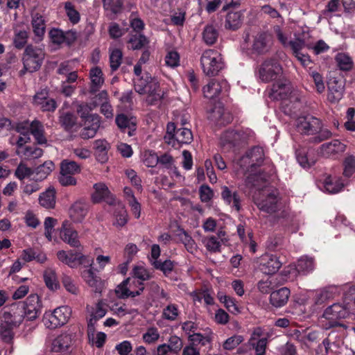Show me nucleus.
<instances>
[{"instance_id":"obj_1","label":"nucleus","mask_w":355,"mask_h":355,"mask_svg":"<svg viewBox=\"0 0 355 355\" xmlns=\"http://www.w3.org/2000/svg\"><path fill=\"white\" fill-rule=\"evenodd\" d=\"M297 127L302 134L315 135L311 138V141L313 143H320L332 136L329 130L323 128L322 121L313 116L300 117L297 120Z\"/></svg>"},{"instance_id":"obj_2","label":"nucleus","mask_w":355,"mask_h":355,"mask_svg":"<svg viewBox=\"0 0 355 355\" xmlns=\"http://www.w3.org/2000/svg\"><path fill=\"white\" fill-rule=\"evenodd\" d=\"M350 312V308L348 306L340 303H334L328 306L320 317V320L323 322V328L329 329L336 327H341L346 329L347 325L340 322V320L347 318Z\"/></svg>"},{"instance_id":"obj_3","label":"nucleus","mask_w":355,"mask_h":355,"mask_svg":"<svg viewBox=\"0 0 355 355\" xmlns=\"http://www.w3.org/2000/svg\"><path fill=\"white\" fill-rule=\"evenodd\" d=\"M253 199L255 205L261 211L272 215L282 210V206L279 193L276 190L263 189L255 194Z\"/></svg>"},{"instance_id":"obj_4","label":"nucleus","mask_w":355,"mask_h":355,"mask_svg":"<svg viewBox=\"0 0 355 355\" xmlns=\"http://www.w3.org/2000/svg\"><path fill=\"white\" fill-rule=\"evenodd\" d=\"M200 64L204 73L207 76L218 75L224 67L221 54L214 49H208L203 52Z\"/></svg>"},{"instance_id":"obj_5","label":"nucleus","mask_w":355,"mask_h":355,"mask_svg":"<svg viewBox=\"0 0 355 355\" xmlns=\"http://www.w3.org/2000/svg\"><path fill=\"white\" fill-rule=\"evenodd\" d=\"M45 57L44 51L38 47L28 45L23 53L22 61L24 69L21 70V73L26 71L33 73L38 71L43 62Z\"/></svg>"},{"instance_id":"obj_6","label":"nucleus","mask_w":355,"mask_h":355,"mask_svg":"<svg viewBox=\"0 0 355 355\" xmlns=\"http://www.w3.org/2000/svg\"><path fill=\"white\" fill-rule=\"evenodd\" d=\"M259 79L263 83L277 80L283 73L279 62L275 58H267L257 67Z\"/></svg>"},{"instance_id":"obj_7","label":"nucleus","mask_w":355,"mask_h":355,"mask_svg":"<svg viewBox=\"0 0 355 355\" xmlns=\"http://www.w3.org/2000/svg\"><path fill=\"white\" fill-rule=\"evenodd\" d=\"M71 310L68 306H62L53 310V312H46L43 317L44 325L51 329H54L65 324L71 317Z\"/></svg>"},{"instance_id":"obj_8","label":"nucleus","mask_w":355,"mask_h":355,"mask_svg":"<svg viewBox=\"0 0 355 355\" xmlns=\"http://www.w3.org/2000/svg\"><path fill=\"white\" fill-rule=\"evenodd\" d=\"M346 148L347 146L339 139H333L322 144L319 147L318 153L324 157L335 159L338 158L346 150Z\"/></svg>"},{"instance_id":"obj_9","label":"nucleus","mask_w":355,"mask_h":355,"mask_svg":"<svg viewBox=\"0 0 355 355\" xmlns=\"http://www.w3.org/2000/svg\"><path fill=\"white\" fill-rule=\"evenodd\" d=\"M57 257L61 262L72 268L83 264L85 259L87 258L81 252L80 248L78 249L76 251L60 250L57 252Z\"/></svg>"},{"instance_id":"obj_10","label":"nucleus","mask_w":355,"mask_h":355,"mask_svg":"<svg viewBox=\"0 0 355 355\" xmlns=\"http://www.w3.org/2000/svg\"><path fill=\"white\" fill-rule=\"evenodd\" d=\"M28 320H35L41 313L42 302L37 294L30 295L24 302H21Z\"/></svg>"},{"instance_id":"obj_11","label":"nucleus","mask_w":355,"mask_h":355,"mask_svg":"<svg viewBox=\"0 0 355 355\" xmlns=\"http://www.w3.org/2000/svg\"><path fill=\"white\" fill-rule=\"evenodd\" d=\"M271 45V35L267 32H261L254 37L252 51L257 55H264L270 51Z\"/></svg>"},{"instance_id":"obj_12","label":"nucleus","mask_w":355,"mask_h":355,"mask_svg":"<svg viewBox=\"0 0 355 355\" xmlns=\"http://www.w3.org/2000/svg\"><path fill=\"white\" fill-rule=\"evenodd\" d=\"M73 343L72 334L63 333L53 340L51 350L53 352L62 353L63 355H70Z\"/></svg>"},{"instance_id":"obj_13","label":"nucleus","mask_w":355,"mask_h":355,"mask_svg":"<svg viewBox=\"0 0 355 355\" xmlns=\"http://www.w3.org/2000/svg\"><path fill=\"white\" fill-rule=\"evenodd\" d=\"M94 192L92 195L94 203H98L103 200L110 205H116V200L110 193L108 187L104 183H96L94 185Z\"/></svg>"},{"instance_id":"obj_14","label":"nucleus","mask_w":355,"mask_h":355,"mask_svg":"<svg viewBox=\"0 0 355 355\" xmlns=\"http://www.w3.org/2000/svg\"><path fill=\"white\" fill-rule=\"evenodd\" d=\"M60 237L62 240L71 247L79 249L82 248L81 243L78 239V234L76 230L71 227L69 221L64 220L62 223Z\"/></svg>"},{"instance_id":"obj_15","label":"nucleus","mask_w":355,"mask_h":355,"mask_svg":"<svg viewBox=\"0 0 355 355\" xmlns=\"http://www.w3.org/2000/svg\"><path fill=\"white\" fill-rule=\"evenodd\" d=\"M209 119L216 125L225 126L232 121L233 116L229 111L224 108L223 106L216 105L212 109L209 116Z\"/></svg>"},{"instance_id":"obj_16","label":"nucleus","mask_w":355,"mask_h":355,"mask_svg":"<svg viewBox=\"0 0 355 355\" xmlns=\"http://www.w3.org/2000/svg\"><path fill=\"white\" fill-rule=\"evenodd\" d=\"M24 318H26L22 302L12 304L8 311L3 314V318L10 321L14 326H19L23 322Z\"/></svg>"},{"instance_id":"obj_17","label":"nucleus","mask_w":355,"mask_h":355,"mask_svg":"<svg viewBox=\"0 0 355 355\" xmlns=\"http://www.w3.org/2000/svg\"><path fill=\"white\" fill-rule=\"evenodd\" d=\"M115 122L122 132L127 133L129 137L135 135L137 130V119L135 117L125 114H119L116 116Z\"/></svg>"},{"instance_id":"obj_18","label":"nucleus","mask_w":355,"mask_h":355,"mask_svg":"<svg viewBox=\"0 0 355 355\" xmlns=\"http://www.w3.org/2000/svg\"><path fill=\"white\" fill-rule=\"evenodd\" d=\"M33 103L44 112H53L57 107L55 101L49 97V91L46 89H42L35 94Z\"/></svg>"},{"instance_id":"obj_19","label":"nucleus","mask_w":355,"mask_h":355,"mask_svg":"<svg viewBox=\"0 0 355 355\" xmlns=\"http://www.w3.org/2000/svg\"><path fill=\"white\" fill-rule=\"evenodd\" d=\"M264 159V153L262 148L254 146L246 152L245 155L241 157V161L244 164L248 165L250 168L259 166Z\"/></svg>"},{"instance_id":"obj_20","label":"nucleus","mask_w":355,"mask_h":355,"mask_svg":"<svg viewBox=\"0 0 355 355\" xmlns=\"http://www.w3.org/2000/svg\"><path fill=\"white\" fill-rule=\"evenodd\" d=\"M89 209V203L84 200L76 201L70 207L69 215L75 223H80L85 218Z\"/></svg>"},{"instance_id":"obj_21","label":"nucleus","mask_w":355,"mask_h":355,"mask_svg":"<svg viewBox=\"0 0 355 355\" xmlns=\"http://www.w3.org/2000/svg\"><path fill=\"white\" fill-rule=\"evenodd\" d=\"M291 94V86L289 83H274L268 93V96L272 100H286Z\"/></svg>"},{"instance_id":"obj_22","label":"nucleus","mask_w":355,"mask_h":355,"mask_svg":"<svg viewBox=\"0 0 355 355\" xmlns=\"http://www.w3.org/2000/svg\"><path fill=\"white\" fill-rule=\"evenodd\" d=\"M243 135L239 131L227 130L220 137V145L224 148H232L242 142Z\"/></svg>"},{"instance_id":"obj_23","label":"nucleus","mask_w":355,"mask_h":355,"mask_svg":"<svg viewBox=\"0 0 355 355\" xmlns=\"http://www.w3.org/2000/svg\"><path fill=\"white\" fill-rule=\"evenodd\" d=\"M282 266L279 259L275 255H265L260 264L261 270L266 275L275 274Z\"/></svg>"},{"instance_id":"obj_24","label":"nucleus","mask_w":355,"mask_h":355,"mask_svg":"<svg viewBox=\"0 0 355 355\" xmlns=\"http://www.w3.org/2000/svg\"><path fill=\"white\" fill-rule=\"evenodd\" d=\"M226 80L218 81L215 79L211 80L209 83L203 87V94L205 98L212 99L219 96L223 88L227 87Z\"/></svg>"},{"instance_id":"obj_25","label":"nucleus","mask_w":355,"mask_h":355,"mask_svg":"<svg viewBox=\"0 0 355 355\" xmlns=\"http://www.w3.org/2000/svg\"><path fill=\"white\" fill-rule=\"evenodd\" d=\"M145 90V94L148 95L146 101L148 104H155L161 101L164 96V92L160 89L159 83L155 78L149 83L148 87Z\"/></svg>"},{"instance_id":"obj_26","label":"nucleus","mask_w":355,"mask_h":355,"mask_svg":"<svg viewBox=\"0 0 355 355\" xmlns=\"http://www.w3.org/2000/svg\"><path fill=\"white\" fill-rule=\"evenodd\" d=\"M290 294L291 292L288 288H281L270 293V302L276 308L282 307L287 304Z\"/></svg>"},{"instance_id":"obj_27","label":"nucleus","mask_w":355,"mask_h":355,"mask_svg":"<svg viewBox=\"0 0 355 355\" xmlns=\"http://www.w3.org/2000/svg\"><path fill=\"white\" fill-rule=\"evenodd\" d=\"M82 277L89 286L93 288L95 293H101L102 292L103 288V282L91 268L85 270L82 272Z\"/></svg>"},{"instance_id":"obj_28","label":"nucleus","mask_w":355,"mask_h":355,"mask_svg":"<svg viewBox=\"0 0 355 355\" xmlns=\"http://www.w3.org/2000/svg\"><path fill=\"white\" fill-rule=\"evenodd\" d=\"M338 287L331 285L322 288L315 297V303L320 305L325 302L334 299L339 295Z\"/></svg>"},{"instance_id":"obj_29","label":"nucleus","mask_w":355,"mask_h":355,"mask_svg":"<svg viewBox=\"0 0 355 355\" xmlns=\"http://www.w3.org/2000/svg\"><path fill=\"white\" fill-rule=\"evenodd\" d=\"M328 99L331 103L338 102L343 96L344 86L342 82L337 80H331L329 83Z\"/></svg>"},{"instance_id":"obj_30","label":"nucleus","mask_w":355,"mask_h":355,"mask_svg":"<svg viewBox=\"0 0 355 355\" xmlns=\"http://www.w3.org/2000/svg\"><path fill=\"white\" fill-rule=\"evenodd\" d=\"M30 133L33 136L37 144H45L47 139L44 136V128L43 124L38 120L35 119L29 124Z\"/></svg>"},{"instance_id":"obj_31","label":"nucleus","mask_w":355,"mask_h":355,"mask_svg":"<svg viewBox=\"0 0 355 355\" xmlns=\"http://www.w3.org/2000/svg\"><path fill=\"white\" fill-rule=\"evenodd\" d=\"M32 26L33 31L36 38V42H40L43 39L45 33V21L43 17L36 13L33 16L32 18Z\"/></svg>"},{"instance_id":"obj_32","label":"nucleus","mask_w":355,"mask_h":355,"mask_svg":"<svg viewBox=\"0 0 355 355\" xmlns=\"http://www.w3.org/2000/svg\"><path fill=\"white\" fill-rule=\"evenodd\" d=\"M243 13L241 12H230L227 13L225 28L230 31H236L239 29L243 23Z\"/></svg>"},{"instance_id":"obj_33","label":"nucleus","mask_w":355,"mask_h":355,"mask_svg":"<svg viewBox=\"0 0 355 355\" xmlns=\"http://www.w3.org/2000/svg\"><path fill=\"white\" fill-rule=\"evenodd\" d=\"M288 96H289V99L286 100L284 102V104L286 107H288L290 105V104H292V105L288 111H286L285 110L284 112L288 114H295L297 110H300L302 108V104L304 101L302 96H300V94H297V92H291V94Z\"/></svg>"},{"instance_id":"obj_34","label":"nucleus","mask_w":355,"mask_h":355,"mask_svg":"<svg viewBox=\"0 0 355 355\" xmlns=\"http://www.w3.org/2000/svg\"><path fill=\"white\" fill-rule=\"evenodd\" d=\"M222 198L229 205L232 203V207L235 208L237 211L241 209L240 197L236 191H232L227 186L222 187L221 192Z\"/></svg>"},{"instance_id":"obj_35","label":"nucleus","mask_w":355,"mask_h":355,"mask_svg":"<svg viewBox=\"0 0 355 355\" xmlns=\"http://www.w3.org/2000/svg\"><path fill=\"white\" fill-rule=\"evenodd\" d=\"M95 155L98 162L105 163L107 159V151L110 149V144L104 139L96 140L94 143Z\"/></svg>"},{"instance_id":"obj_36","label":"nucleus","mask_w":355,"mask_h":355,"mask_svg":"<svg viewBox=\"0 0 355 355\" xmlns=\"http://www.w3.org/2000/svg\"><path fill=\"white\" fill-rule=\"evenodd\" d=\"M92 86L90 93H95L104 83L103 72L100 67H96L90 70Z\"/></svg>"},{"instance_id":"obj_37","label":"nucleus","mask_w":355,"mask_h":355,"mask_svg":"<svg viewBox=\"0 0 355 355\" xmlns=\"http://www.w3.org/2000/svg\"><path fill=\"white\" fill-rule=\"evenodd\" d=\"M55 164L52 161H46L42 164L35 168L33 171L37 180H42L54 170Z\"/></svg>"},{"instance_id":"obj_38","label":"nucleus","mask_w":355,"mask_h":355,"mask_svg":"<svg viewBox=\"0 0 355 355\" xmlns=\"http://www.w3.org/2000/svg\"><path fill=\"white\" fill-rule=\"evenodd\" d=\"M43 277L45 284L49 289L55 291L60 288L55 271L52 268H46L44 271Z\"/></svg>"},{"instance_id":"obj_39","label":"nucleus","mask_w":355,"mask_h":355,"mask_svg":"<svg viewBox=\"0 0 355 355\" xmlns=\"http://www.w3.org/2000/svg\"><path fill=\"white\" fill-rule=\"evenodd\" d=\"M39 201L45 208H53L55 205V190L53 188L48 189L40 196Z\"/></svg>"},{"instance_id":"obj_40","label":"nucleus","mask_w":355,"mask_h":355,"mask_svg":"<svg viewBox=\"0 0 355 355\" xmlns=\"http://www.w3.org/2000/svg\"><path fill=\"white\" fill-rule=\"evenodd\" d=\"M178 236L189 253L194 254L197 251V245L195 241L184 229H180Z\"/></svg>"},{"instance_id":"obj_41","label":"nucleus","mask_w":355,"mask_h":355,"mask_svg":"<svg viewBox=\"0 0 355 355\" xmlns=\"http://www.w3.org/2000/svg\"><path fill=\"white\" fill-rule=\"evenodd\" d=\"M202 40L207 45L215 44L218 37V31L213 25H207L202 31Z\"/></svg>"},{"instance_id":"obj_42","label":"nucleus","mask_w":355,"mask_h":355,"mask_svg":"<svg viewBox=\"0 0 355 355\" xmlns=\"http://www.w3.org/2000/svg\"><path fill=\"white\" fill-rule=\"evenodd\" d=\"M154 79L155 77H152L150 73H145L143 76L135 80V90L139 94H145V89L148 87L149 83Z\"/></svg>"},{"instance_id":"obj_43","label":"nucleus","mask_w":355,"mask_h":355,"mask_svg":"<svg viewBox=\"0 0 355 355\" xmlns=\"http://www.w3.org/2000/svg\"><path fill=\"white\" fill-rule=\"evenodd\" d=\"M18 326H14L9 320H5L0 324V334L3 341L10 343L13 338L12 329Z\"/></svg>"},{"instance_id":"obj_44","label":"nucleus","mask_w":355,"mask_h":355,"mask_svg":"<svg viewBox=\"0 0 355 355\" xmlns=\"http://www.w3.org/2000/svg\"><path fill=\"white\" fill-rule=\"evenodd\" d=\"M80 165L75 161L64 159L60 163V172L76 175L80 173Z\"/></svg>"},{"instance_id":"obj_45","label":"nucleus","mask_w":355,"mask_h":355,"mask_svg":"<svg viewBox=\"0 0 355 355\" xmlns=\"http://www.w3.org/2000/svg\"><path fill=\"white\" fill-rule=\"evenodd\" d=\"M123 53L119 49L110 50V66L112 72L116 71L122 62Z\"/></svg>"},{"instance_id":"obj_46","label":"nucleus","mask_w":355,"mask_h":355,"mask_svg":"<svg viewBox=\"0 0 355 355\" xmlns=\"http://www.w3.org/2000/svg\"><path fill=\"white\" fill-rule=\"evenodd\" d=\"M115 222L114 225L123 227L128 222V214L123 205L118 203L117 207L114 211Z\"/></svg>"},{"instance_id":"obj_47","label":"nucleus","mask_w":355,"mask_h":355,"mask_svg":"<svg viewBox=\"0 0 355 355\" xmlns=\"http://www.w3.org/2000/svg\"><path fill=\"white\" fill-rule=\"evenodd\" d=\"M59 123L66 130H71L76 123V117L71 112H64L59 116Z\"/></svg>"},{"instance_id":"obj_48","label":"nucleus","mask_w":355,"mask_h":355,"mask_svg":"<svg viewBox=\"0 0 355 355\" xmlns=\"http://www.w3.org/2000/svg\"><path fill=\"white\" fill-rule=\"evenodd\" d=\"M174 137L178 144H189L193 140V135L191 130L186 128H178Z\"/></svg>"},{"instance_id":"obj_49","label":"nucleus","mask_w":355,"mask_h":355,"mask_svg":"<svg viewBox=\"0 0 355 355\" xmlns=\"http://www.w3.org/2000/svg\"><path fill=\"white\" fill-rule=\"evenodd\" d=\"M267 344L268 339L266 338H259L257 340L250 338L248 340V345L254 349L256 355H265Z\"/></svg>"},{"instance_id":"obj_50","label":"nucleus","mask_w":355,"mask_h":355,"mask_svg":"<svg viewBox=\"0 0 355 355\" xmlns=\"http://www.w3.org/2000/svg\"><path fill=\"white\" fill-rule=\"evenodd\" d=\"M128 42L131 45V49L139 50L145 46L148 43V40L144 35L135 34L131 35Z\"/></svg>"},{"instance_id":"obj_51","label":"nucleus","mask_w":355,"mask_h":355,"mask_svg":"<svg viewBox=\"0 0 355 355\" xmlns=\"http://www.w3.org/2000/svg\"><path fill=\"white\" fill-rule=\"evenodd\" d=\"M103 8L114 15L121 13L123 8V0H107L103 2Z\"/></svg>"},{"instance_id":"obj_52","label":"nucleus","mask_w":355,"mask_h":355,"mask_svg":"<svg viewBox=\"0 0 355 355\" xmlns=\"http://www.w3.org/2000/svg\"><path fill=\"white\" fill-rule=\"evenodd\" d=\"M335 59L340 69L343 71H349L352 68L353 62L351 58L345 53H338Z\"/></svg>"},{"instance_id":"obj_53","label":"nucleus","mask_w":355,"mask_h":355,"mask_svg":"<svg viewBox=\"0 0 355 355\" xmlns=\"http://www.w3.org/2000/svg\"><path fill=\"white\" fill-rule=\"evenodd\" d=\"M64 10L69 20L73 24L79 22L80 15L79 12L75 8L74 5L71 1L64 3Z\"/></svg>"},{"instance_id":"obj_54","label":"nucleus","mask_w":355,"mask_h":355,"mask_svg":"<svg viewBox=\"0 0 355 355\" xmlns=\"http://www.w3.org/2000/svg\"><path fill=\"white\" fill-rule=\"evenodd\" d=\"M343 175L349 178L355 173V157L347 155L343 160Z\"/></svg>"},{"instance_id":"obj_55","label":"nucleus","mask_w":355,"mask_h":355,"mask_svg":"<svg viewBox=\"0 0 355 355\" xmlns=\"http://www.w3.org/2000/svg\"><path fill=\"white\" fill-rule=\"evenodd\" d=\"M296 157L299 164L304 168H309L315 163V159L308 158L305 148L297 149L296 150Z\"/></svg>"},{"instance_id":"obj_56","label":"nucleus","mask_w":355,"mask_h":355,"mask_svg":"<svg viewBox=\"0 0 355 355\" xmlns=\"http://www.w3.org/2000/svg\"><path fill=\"white\" fill-rule=\"evenodd\" d=\"M152 264L155 269L162 271L166 276L173 271L175 266L174 262L169 259L165 260L164 261L155 260Z\"/></svg>"},{"instance_id":"obj_57","label":"nucleus","mask_w":355,"mask_h":355,"mask_svg":"<svg viewBox=\"0 0 355 355\" xmlns=\"http://www.w3.org/2000/svg\"><path fill=\"white\" fill-rule=\"evenodd\" d=\"M314 268L313 259L308 257H302L298 259L297 269L299 272H309Z\"/></svg>"},{"instance_id":"obj_58","label":"nucleus","mask_w":355,"mask_h":355,"mask_svg":"<svg viewBox=\"0 0 355 355\" xmlns=\"http://www.w3.org/2000/svg\"><path fill=\"white\" fill-rule=\"evenodd\" d=\"M202 243L207 250L211 252H217L220 251V241L215 236L205 237L202 239Z\"/></svg>"},{"instance_id":"obj_59","label":"nucleus","mask_w":355,"mask_h":355,"mask_svg":"<svg viewBox=\"0 0 355 355\" xmlns=\"http://www.w3.org/2000/svg\"><path fill=\"white\" fill-rule=\"evenodd\" d=\"M344 185L345 184L340 179L334 181L331 178H328L324 182L325 189L331 193L340 191L344 187Z\"/></svg>"},{"instance_id":"obj_60","label":"nucleus","mask_w":355,"mask_h":355,"mask_svg":"<svg viewBox=\"0 0 355 355\" xmlns=\"http://www.w3.org/2000/svg\"><path fill=\"white\" fill-rule=\"evenodd\" d=\"M43 150L37 146H26L23 151V156L27 159H37L42 156Z\"/></svg>"},{"instance_id":"obj_61","label":"nucleus","mask_w":355,"mask_h":355,"mask_svg":"<svg viewBox=\"0 0 355 355\" xmlns=\"http://www.w3.org/2000/svg\"><path fill=\"white\" fill-rule=\"evenodd\" d=\"M28 37V32L26 31H15L13 43L17 49H22L27 42Z\"/></svg>"},{"instance_id":"obj_62","label":"nucleus","mask_w":355,"mask_h":355,"mask_svg":"<svg viewBox=\"0 0 355 355\" xmlns=\"http://www.w3.org/2000/svg\"><path fill=\"white\" fill-rule=\"evenodd\" d=\"M33 174H34L33 170L23 163H20L15 171V175L20 180L29 178Z\"/></svg>"},{"instance_id":"obj_63","label":"nucleus","mask_w":355,"mask_h":355,"mask_svg":"<svg viewBox=\"0 0 355 355\" xmlns=\"http://www.w3.org/2000/svg\"><path fill=\"white\" fill-rule=\"evenodd\" d=\"M244 340L243 336L234 335L228 338L223 343V347L226 350H232Z\"/></svg>"},{"instance_id":"obj_64","label":"nucleus","mask_w":355,"mask_h":355,"mask_svg":"<svg viewBox=\"0 0 355 355\" xmlns=\"http://www.w3.org/2000/svg\"><path fill=\"white\" fill-rule=\"evenodd\" d=\"M143 340L148 344L155 343L159 338V334L155 327H150L143 334Z\"/></svg>"}]
</instances>
